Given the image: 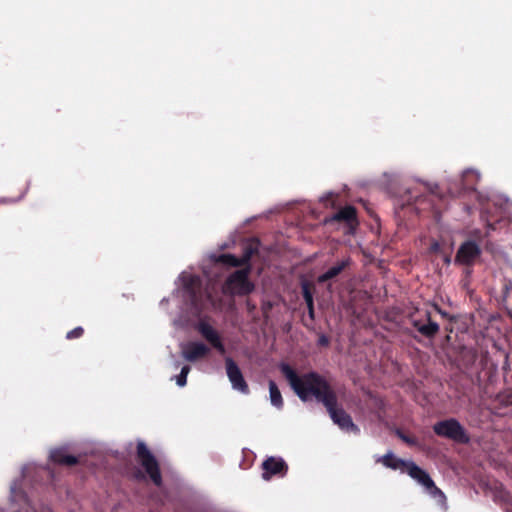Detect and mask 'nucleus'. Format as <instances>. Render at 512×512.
<instances>
[{
  "instance_id": "nucleus-1",
  "label": "nucleus",
  "mask_w": 512,
  "mask_h": 512,
  "mask_svg": "<svg viewBox=\"0 0 512 512\" xmlns=\"http://www.w3.org/2000/svg\"><path fill=\"white\" fill-rule=\"evenodd\" d=\"M279 367L293 391L302 401L315 397L318 402L324 405L332 421L340 429L354 434L360 432L352 417L342 407L338 406L335 391L322 375L317 372H308L299 376L287 363H281Z\"/></svg>"
},
{
  "instance_id": "nucleus-2",
  "label": "nucleus",
  "mask_w": 512,
  "mask_h": 512,
  "mask_svg": "<svg viewBox=\"0 0 512 512\" xmlns=\"http://www.w3.org/2000/svg\"><path fill=\"white\" fill-rule=\"evenodd\" d=\"M250 271V266L234 271L225 280L222 286V292L225 295L230 296H246L252 293L255 289V286L249 280Z\"/></svg>"
},
{
  "instance_id": "nucleus-3",
  "label": "nucleus",
  "mask_w": 512,
  "mask_h": 512,
  "mask_svg": "<svg viewBox=\"0 0 512 512\" xmlns=\"http://www.w3.org/2000/svg\"><path fill=\"white\" fill-rule=\"evenodd\" d=\"M433 431L440 437H445L458 443H468L469 437L465 429L454 418L439 421L434 424Z\"/></svg>"
},
{
  "instance_id": "nucleus-4",
  "label": "nucleus",
  "mask_w": 512,
  "mask_h": 512,
  "mask_svg": "<svg viewBox=\"0 0 512 512\" xmlns=\"http://www.w3.org/2000/svg\"><path fill=\"white\" fill-rule=\"evenodd\" d=\"M137 458L145 472L150 477L151 481L156 486H161L162 484V476L160 471V466L155 458V456L151 453L145 443L139 442L137 444Z\"/></svg>"
},
{
  "instance_id": "nucleus-5",
  "label": "nucleus",
  "mask_w": 512,
  "mask_h": 512,
  "mask_svg": "<svg viewBox=\"0 0 512 512\" xmlns=\"http://www.w3.org/2000/svg\"><path fill=\"white\" fill-rule=\"evenodd\" d=\"M409 476L422 485L426 492L439 504L446 502V496L443 491L436 486L430 475L418 465L411 467Z\"/></svg>"
},
{
  "instance_id": "nucleus-6",
  "label": "nucleus",
  "mask_w": 512,
  "mask_h": 512,
  "mask_svg": "<svg viewBox=\"0 0 512 512\" xmlns=\"http://www.w3.org/2000/svg\"><path fill=\"white\" fill-rule=\"evenodd\" d=\"M482 250L473 240L464 241L458 248L454 263L466 267H472L480 258Z\"/></svg>"
},
{
  "instance_id": "nucleus-7",
  "label": "nucleus",
  "mask_w": 512,
  "mask_h": 512,
  "mask_svg": "<svg viewBox=\"0 0 512 512\" xmlns=\"http://www.w3.org/2000/svg\"><path fill=\"white\" fill-rule=\"evenodd\" d=\"M410 322L421 335L429 339L434 338L440 330L439 324L431 319L429 311H425L419 319L411 315Z\"/></svg>"
},
{
  "instance_id": "nucleus-8",
  "label": "nucleus",
  "mask_w": 512,
  "mask_h": 512,
  "mask_svg": "<svg viewBox=\"0 0 512 512\" xmlns=\"http://www.w3.org/2000/svg\"><path fill=\"white\" fill-rule=\"evenodd\" d=\"M225 365L226 373L229 378V381L232 384L233 389L243 394H249V386L245 381L243 374L238 365L236 364V362L231 358H227L225 360Z\"/></svg>"
},
{
  "instance_id": "nucleus-9",
  "label": "nucleus",
  "mask_w": 512,
  "mask_h": 512,
  "mask_svg": "<svg viewBox=\"0 0 512 512\" xmlns=\"http://www.w3.org/2000/svg\"><path fill=\"white\" fill-rule=\"evenodd\" d=\"M196 330L220 354H224L226 352L225 346L223 344L219 332L216 329H214L209 323L203 320L199 321L196 325Z\"/></svg>"
},
{
  "instance_id": "nucleus-10",
  "label": "nucleus",
  "mask_w": 512,
  "mask_h": 512,
  "mask_svg": "<svg viewBox=\"0 0 512 512\" xmlns=\"http://www.w3.org/2000/svg\"><path fill=\"white\" fill-rule=\"evenodd\" d=\"M209 353L210 348L203 342L190 341L182 346V356L188 362H196L207 357Z\"/></svg>"
},
{
  "instance_id": "nucleus-11",
  "label": "nucleus",
  "mask_w": 512,
  "mask_h": 512,
  "mask_svg": "<svg viewBox=\"0 0 512 512\" xmlns=\"http://www.w3.org/2000/svg\"><path fill=\"white\" fill-rule=\"evenodd\" d=\"M262 469V477L269 480L272 476H284L288 471V465L282 458L268 457L262 463Z\"/></svg>"
},
{
  "instance_id": "nucleus-12",
  "label": "nucleus",
  "mask_w": 512,
  "mask_h": 512,
  "mask_svg": "<svg viewBox=\"0 0 512 512\" xmlns=\"http://www.w3.org/2000/svg\"><path fill=\"white\" fill-rule=\"evenodd\" d=\"M376 462L382 463L386 468L392 470H400L402 473H407L413 465H416L413 461H406L398 458L392 451H388L385 455L376 459Z\"/></svg>"
},
{
  "instance_id": "nucleus-13",
  "label": "nucleus",
  "mask_w": 512,
  "mask_h": 512,
  "mask_svg": "<svg viewBox=\"0 0 512 512\" xmlns=\"http://www.w3.org/2000/svg\"><path fill=\"white\" fill-rule=\"evenodd\" d=\"M326 222H344L350 228H355L358 225L357 210L353 206H345L333 214L330 219H327Z\"/></svg>"
},
{
  "instance_id": "nucleus-14",
  "label": "nucleus",
  "mask_w": 512,
  "mask_h": 512,
  "mask_svg": "<svg viewBox=\"0 0 512 512\" xmlns=\"http://www.w3.org/2000/svg\"><path fill=\"white\" fill-rule=\"evenodd\" d=\"M250 258L251 250H247L241 258H237L232 254H221L216 258V262L230 267H247L249 266Z\"/></svg>"
},
{
  "instance_id": "nucleus-15",
  "label": "nucleus",
  "mask_w": 512,
  "mask_h": 512,
  "mask_svg": "<svg viewBox=\"0 0 512 512\" xmlns=\"http://www.w3.org/2000/svg\"><path fill=\"white\" fill-rule=\"evenodd\" d=\"M351 264V259L349 257L342 259L337 262L335 265L330 267L326 272L318 276V283H325L335 277H337L342 271H344Z\"/></svg>"
},
{
  "instance_id": "nucleus-16",
  "label": "nucleus",
  "mask_w": 512,
  "mask_h": 512,
  "mask_svg": "<svg viewBox=\"0 0 512 512\" xmlns=\"http://www.w3.org/2000/svg\"><path fill=\"white\" fill-rule=\"evenodd\" d=\"M50 459L52 462L66 465V466H74L78 464V458L73 455H68L64 448H57L50 452Z\"/></svg>"
},
{
  "instance_id": "nucleus-17",
  "label": "nucleus",
  "mask_w": 512,
  "mask_h": 512,
  "mask_svg": "<svg viewBox=\"0 0 512 512\" xmlns=\"http://www.w3.org/2000/svg\"><path fill=\"white\" fill-rule=\"evenodd\" d=\"M269 392L271 404L277 409H281L284 405L283 398L277 384L273 380L269 381Z\"/></svg>"
},
{
  "instance_id": "nucleus-18",
  "label": "nucleus",
  "mask_w": 512,
  "mask_h": 512,
  "mask_svg": "<svg viewBox=\"0 0 512 512\" xmlns=\"http://www.w3.org/2000/svg\"><path fill=\"white\" fill-rule=\"evenodd\" d=\"M302 296L307 306L314 304L312 286L308 282H303L301 285Z\"/></svg>"
},
{
  "instance_id": "nucleus-19",
  "label": "nucleus",
  "mask_w": 512,
  "mask_h": 512,
  "mask_svg": "<svg viewBox=\"0 0 512 512\" xmlns=\"http://www.w3.org/2000/svg\"><path fill=\"white\" fill-rule=\"evenodd\" d=\"M408 194H409V198L407 200V203L409 205L415 204L416 205L415 208H416L417 211L422 210L423 208H420L418 206V204H421V203L425 202L426 201V197H423V196H420V195H413L411 190L408 191Z\"/></svg>"
},
{
  "instance_id": "nucleus-20",
  "label": "nucleus",
  "mask_w": 512,
  "mask_h": 512,
  "mask_svg": "<svg viewBox=\"0 0 512 512\" xmlns=\"http://www.w3.org/2000/svg\"><path fill=\"white\" fill-rule=\"evenodd\" d=\"M190 372V366L185 365L182 367L180 374L176 377V383L178 386L183 387L187 383V375Z\"/></svg>"
},
{
  "instance_id": "nucleus-21",
  "label": "nucleus",
  "mask_w": 512,
  "mask_h": 512,
  "mask_svg": "<svg viewBox=\"0 0 512 512\" xmlns=\"http://www.w3.org/2000/svg\"><path fill=\"white\" fill-rule=\"evenodd\" d=\"M83 334H84V329L81 326H78V327L70 330L69 332H67L66 338L68 340H72V339H76V338L82 337Z\"/></svg>"
},
{
  "instance_id": "nucleus-22",
  "label": "nucleus",
  "mask_w": 512,
  "mask_h": 512,
  "mask_svg": "<svg viewBox=\"0 0 512 512\" xmlns=\"http://www.w3.org/2000/svg\"><path fill=\"white\" fill-rule=\"evenodd\" d=\"M396 435L405 443L410 446L416 445L417 441L414 437L407 436L401 430L396 431Z\"/></svg>"
},
{
  "instance_id": "nucleus-23",
  "label": "nucleus",
  "mask_w": 512,
  "mask_h": 512,
  "mask_svg": "<svg viewBox=\"0 0 512 512\" xmlns=\"http://www.w3.org/2000/svg\"><path fill=\"white\" fill-rule=\"evenodd\" d=\"M430 252L431 253H440L441 252V245H440V243L437 242V241L432 242V244L430 246Z\"/></svg>"
},
{
  "instance_id": "nucleus-24",
  "label": "nucleus",
  "mask_w": 512,
  "mask_h": 512,
  "mask_svg": "<svg viewBox=\"0 0 512 512\" xmlns=\"http://www.w3.org/2000/svg\"><path fill=\"white\" fill-rule=\"evenodd\" d=\"M318 345L320 346H328L329 338L326 335H321L318 339Z\"/></svg>"
},
{
  "instance_id": "nucleus-25",
  "label": "nucleus",
  "mask_w": 512,
  "mask_h": 512,
  "mask_svg": "<svg viewBox=\"0 0 512 512\" xmlns=\"http://www.w3.org/2000/svg\"><path fill=\"white\" fill-rule=\"evenodd\" d=\"M309 317L314 320V304H311L310 306H307Z\"/></svg>"
},
{
  "instance_id": "nucleus-26",
  "label": "nucleus",
  "mask_w": 512,
  "mask_h": 512,
  "mask_svg": "<svg viewBox=\"0 0 512 512\" xmlns=\"http://www.w3.org/2000/svg\"><path fill=\"white\" fill-rule=\"evenodd\" d=\"M443 261L446 265H449L451 263V256L449 254H444Z\"/></svg>"
},
{
  "instance_id": "nucleus-27",
  "label": "nucleus",
  "mask_w": 512,
  "mask_h": 512,
  "mask_svg": "<svg viewBox=\"0 0 512 512\" xmlns=\"http://www.w3.org/2000/svg\"><path fill=\"white\" fill-rule=\"evenodd\" d=\"M439 312H440L443 316H446V312H442L441 310H439Z\"/></svg>"
},
{
  "instance_id": "nucleus-28",
  "label": "nucleus",
  "mask_w": 512,
  "mask_h": 512,
  "mask_svg": "<svg viewBox=\"0 0 512 512\" xmlns=\"http://www.w3.org/2000/svg\"><path fill=\"white\" fill-rule=\"evenodd\" d=\"M510 316H511V319H512V309H511V312H510Z\"/></svg>"
},
{
  "instance_id": "nucleus-29",
  "label": "nucleus",
  "mask_w": 512,
  "mask_h": 512,
  "mask_svg": "<svg viewBox=\"0 0 512 512\" xmlns=\"http://www.w3.org/2000/svg\"><path fill=\"white\" fill-rule=\"evenodd\" d=\"M510 506H511V509H512V500L510 501Z\"/></svg>"
}]
</instances>
